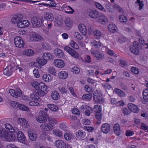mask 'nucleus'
<instances>
[{
    "instance_id": "nucleus-16",
    "label": "nucleus",
    "mask_w": 148,
    "mask_h": 148,
    "mask_svg": "<svg viewBox=\"0 0 148 148\" xmlns=\"http://www.w3.org/2000/svg\"><path fill=\"white\" fill-rule=\"evenodd\" d=\"M55 145L58 148H66V145L64 142L60 140H58L55 142Z\"/></svg>"
},
{
    "instance_id": "nucleus-45",
    "label": "nucleus",
    "mask_w": 148,
    "mask_h": 148,
    "mask_svg": "<svg viewBox=\"0 0 148 148\" xmlns=\"http://www.w3.org/2000/svg\"><path fill=\"white\" fill-rule=\"evenodd\" d=\"M66 25L69 27H71L72 25V22L69 18H66L65 20Z\"/></svg>"
},
{
    "instance_id": "nucleus-48",
    "label": "nucleus",
    "mask_w": 148,
    "mask_h": 148,
    "mask_svg": "<svg viewBox=\"0 0 148 148\" xmlns=\"http://www.w3.org/2000/svg\"><path fill=\"white\" fill-rule=\"evenodd\" d=\"M70 44L71 45V47L74 49H79V46L73 40H72L71 41Z\"/></svg>"
},
{
    "instance_id": "nucleus-33",
    "label": "nucleus",
    "mask_w": 148,
    "mask_h": 148,
    "mask_svg": "<svg viewBox=\"0 0 148 148\" xmlns=\"http://www.w3.org/2000/svg\"><path fill=\"white\" fill-rule=\"evenodd\" d=\"M51 97L52 99L54 100H57L60 98V95L58 92L54 90L52 92Z\"/></svg>"
},
{
    "instance_id": "nucleus-8",
    "label": "nucleus",
    "mask_w": 148,
    "mask_h": 148,
    "mask_svg": "<svg viewBox=\"0 0 148 148\" xmlns=\"http://www.w3.org/2000/svg\"><path fill=\"white\" fill-rule=\"evenodd\" d=\"M9 93L12 96L15 98L20 97L22 94V91L20 89H18L16 90L12 89H10Z\"/></svg>"
},
{
    "instance_id": "nucleus-23",
    "label": "nucleus",
    "mask_w": 148,
    "mask_h": 148,
    "mask_svg": "<svg viewBox=\"0 0 148 148\" xmlns=\"http://www.w3.org/2000/svg\"><path fill=\"white\" fill-rule=\"evenodd\" d=\"M78 28L80 32L85 36L86 34L87 29L86 26L83 24H81L78 25Z\"/></svg>"
},
{
    "instance_id": "nucleus-19",
    "label": "nucleus",
    "mask_w": 148,
    "mask_h": 148,
    "mask_svg": "<svg viewBox=\"0 0 148 148\" xmlns=\"http://www.w3.org/2000/svg\"><path fill=\"white\" fill-rule=\"evenodd\" d=\"M26 120L24 119H19L18 120V125L22 126L23 127L26 128L28 126V124L27 123Z\"/></svg>"
},
{
    "instance_id": "nucleus-18",
    "label": "nucleus",
    "mask_w": 148,
    "mask_h": 148,
    "mask_svg": "<svg viewBox=\"0 0 148 148\" xmlns=\"http://www.w3.org/2000/svg\"><path fill=\"white\" fill-rule=\"evenodd\" d=\"M133 44L134 46V48L135 49V51H134V53L138 54L139 51L142 49V45L136 42H134Z\"/></svg>"
},
{
    "instance_id": "nucleus-5",
    "label": "nucleus",
    "mask_w": 148,
    "mask_h": 148,
    "mask_svg": "<svg viewBox=\"0 0 148 148\" xmlns=\"http://www.w3.org/2000/svg\"><path fill=\"white\" fill-rule=\"evenodd\" d=\"M90 53L97 60H101L104 58L105 56L103 53L99 51H92Z\"/></svg>"
},
{
    "instance_id": "nucleus-55",
    "label": "nucleus",
    "mask_w": 148,
    "mask_h": 148,
    "mask_svg": "<svg viewBox=\"0 0 148 148\" xmlns=\"http://www.w3.org/2000/svg\"><path fill=\"white\" fill-rule=\"evenodd\" d=\"M48 71L49 73L52 74H55L56 71L54 67L53 66H50L49 67Z\"/></svg>"
},
{
    "instance_id": "nucleus-39",
    "label": "nucleus",
    "mask_w": 148,
    "mask_h": 148,
    "mask_svg": "<svg viewBox=\"0 0 148 148\" xmlns=\"http://www.w3.org/2000/svg\"><path fill=\"white\" fill-rule=\"evenodd\" d=\"M92 45L95 48H99L101 46V43L100 42L96 41L95 40H93L91 42Z\"/></svg>"
},
{
    "instance_id": "nucleus-52",
    "label": "nucleus",
    "mask_w": 148,
    "mask_h": 148,
    "mask_svg": "<svg viewBox=\"0 0 148 148\" xmlns=\"http://www.w3.org/2000/svg\"><path fill=\"white\" fill-rule=\"evenodd\" d=\"M30 97L32 100L38 101L40 98L35 93L31 94L30 95Z\"/></svg>"
},
{
    "instance_id": "nucleus-22",
    "label": "nucleus",
    "mask_w": 148,
    "mask_h": 148,
    "mask_svg": "<svg viewBox=\"0 0 148 148\" xmlns=\"http://www.w3.org/2000/svg\"><path fill=\"white\" fill-rule=\"evenodd\" d=\"M113 130L115 134L117 136H119L121 134L120 126L119 124L116 123L113 127Z\"/></svg>"
},
{
    "instance_id": "nucleus-56",
    "label": "nucleus",
    "mask_w": 148,
    "mask_h": 148,
    "mask_svg": "<svg viewBox=\"0 0 148 148\" xmlns=\"http://www.w3.org/2000/svg\"><path fill=\"white\" fill-rule=\"evenodd\" d=\"M4 126L6 129L10 131H12V129H13L14 128V127H13L10 124L8 123L5 124Z\"/></svg>"
},
{
    "instance_id": "nucleus-47",
    "label": "nucleus",
    "mask_w": 148,
    "mask_h": 148,
    "mask_svg": "<svg viewBox=\"0 0 148 148\" xmlns=\"http://www.w3.org/2000/svg\"><path fill=\"white\" fill-rule=\"evenodd\" d=\"M95 5L96 7L98 8L99 10L102 11L103 12H106V10L102 6V5L100 3L98 2H96Z\"/></svg>"
},
{
    "instance_id": "nucleus-1",
    "label": "nucleus",
    "mask_w": 148,
    "mask_h": 148,
    "mask_svg": "<svg viewBox=\"0 0 148 148\" xmlns=\"http://www.w3.org/2000/svg\"><path fill=\"white\" fill-rule=\"evenodd\" d=\"M31 22L34 27H38L41 26L43 23L42 18L38 16H34L31 19Z\"/></svg>"
},
{
    "instance_id": "nucleus-63",
    "label": "nucleus",
    "mask_w": 148,
    "mask_h": 148,
    "mask_svg": "<svg viewBox=\"0 0 148 148\" xmlns=\"http://www.w3.org/2000/svg\"><path fill=\"white\" fill-rule=\"evenodd\" d=\"M19 103L16 101L12 102L11 103V105L12 106L13 108H18Z\"/></svg>"
},
{
    "instance_id": "nucleus-38",
    "label": "nucleus",
    "mask_w": 148,
    "mask_h": 148,
    "mask_svg": "<svg viewBox=\"0 0 148 148\" xmlns=\"http://www.w3.org/2000/svg\"><path fill=\"white\" fill-rule=\"evenodd\" d=\"M53 56L50 53L46 52L44 53L42 55V57L44 59L47 60L51 59L52 58Z\"/></svg>"
},
{
    "instance_id": "nucleus-46",
    "label": "nucleus",
    "mask_w": 148,
    "mask_h": 148,
    "mask_svg": "<svg viewBox=\"0 0 148 148\" xmlns=\"http://www.w3.org/2000/svg\"><path fill=\"white\" fill-rule=\"evenodd\" d=\"M119 19L120 22L123 23H125L127 21V17L123 15L120 16Z\"/></svg>"
},
{
    "instance_id": "nucleus-64",
    "label": "nucleus",
    "mask_w": 148,
    "mask_h": 148,
    "mask_svg": "<svg viewBox=\"0 0 148 148\" xmlns=\"http://www.w3.org/2000/svg\"><path fill=\"white\" fill-rule=\"evenodd\" d=\"M128 99L130 101L133 102L136 100V97L134 95H130L128 97Z\"/></svg>"
},
{
    "instance_id": "nucleus-20",
    "label": "nucleus",
    "mask_w": 148,
    "mask_h": 148,
    "mask_svg": "<svg viewBox=\"0 0 148 148\" xmlns=\"http://www.w3.org/2000/svg\"><path fill=\"white\" fill-rule=\"evenodd\" d=\"M76 137L79 139H82L85 138L86 133L84 132L82 130H78L76 132Z\"/></svg>"
},
{
    "instance_id": "nucleus-49",
    "label": "nucleus",
    "mask_w": 148,
    "mask_h": 148,
    "mask_svg": "<svg viewBox=\"0 0 148 148\" xmlns=\"http://www.w3.org/2000/svg\"><path fill=\"white\" fill-rule=\"evenodd\" d=\"M69 54L75 58H77L79 56V54L78 53L73 49L72 50Z\"/></svg>"
},
{
    "instance_id": "nucleus-14",
    "label": "nucleus",
    "mask_w": 148,
    "mask_h": 148,
    "mask_svg": "<svg viewBox=\"0 0 148 148\" xmlns=\"http://www.w3.org/2000/svg\"><path fill=\"white\" fill-rule=\"evenodd\" d=\"M54 65L58 68H62L64 66V62L60 59H56L54 60L53 62Z\"/></svg>"
},
{
    "instance_id": "nucleus-3",
    "label": "nucleus",
    "mask_w": 148,
    "mask_h": 148,
    "mask_svg": "<svg viewBox=\"0 0 148 148\" xmlns=\"http://www.w3.org/2000/svg\"><path fill=\"white\" fill-rule=\"evenodd\" d=\"M93 99L97 103H101L103 102V98L99 91L96 90L94 93Z\"/></svg>"
},
{
    "instance_id": "nucleus-26",
    "label": "nucleus",
    "mask_w": 148,
    "mask_h": 148,
    "mask_svg": "<svg viewBox=\"0 0 148 148\" xmlns=\"http://www.w3.org/2000/svg\"><path fill=\"white\" fill-rule=\"evenodd\" d=\"M22 54L23 55L27 56H32L34 54V51L31 49H27L23 51Z\"/></svg>"
},
{
    "instance_id": "nucleus-7",
    "label": "nucleus",
    "mask_w": 148,
    "mask_h": 148,
    "mask_svg": "<svg viewBox=\"0 0 148 148\" xmlns=\"http://www.w3.org/2000/svg\"><path fill=\"white\" fill-rule=\"evenodd\" d=\"M28 134L29 139L32 141H35L37 137L36 133L33 130L29 129L28 131Z\"/></svg>"
},
{
    "instance_id": "nucleus-4",
    "label": "nucleus",
    "mask_w": 148,
    "mask_h": 148,
    "mask_svg": "<svg viewBox=\"0 0 148 148\" xmlns=\"http://www.w3.org/2000/svg\"><path fill=\"white\" fill-rule=\"evenodd\" d=\"M14 42L16 46L19 48L23 47L25 43L22 38L19 36H16L14 39Z\"/></svg>"
},
{
    "instance_id": "nucleus-2",
    "label": "nucleus",
    "mask_w": 148,
    "mask_h": 148,
    "mask_svg": "<svg viewBox=\"0 0 148 148\" xmlns=\"http://www.w3.org/2000/svg\"><path fill=\"white\" fill-rule=\"evenodd\" d=\"M40 114L36 117V119L38 122L40 123H44L47 120L48 115L44 111H40Z\"/></svg>"
},
{
    "instance_id": "nucleus-50",
    "label": "nucleus",
    "mask_w": 148,
    "mask_h": 148,
    "mask_svg": "<svg viewBox=\"0 0 148 148\" xmlns=\"http://www.w3.org/2000/svg\"><path fill=\"white\" fill-rule=\"evenodd\" d=\"M112 6L113 8V9H114V10H116L117 11H118L120 12H121L123 11V9L116 4L112 5Z\"/></svg>"
},
{
    "instance_id": "nucleus-6",
    "label": "nucleus",
    "mask_w": 148,
    "mask_h": 148,
    "mask_svg": "<svg viewBox=\"0 0 148 148\" xmlns=\"http://www.w3.org/2000/svg\"><path fill=\"white\" fill-rule=\"evenodd\" d=\"M17 127H14L12 131H10L9 133V142L14 141L16 138V133L17 132Z\"/></svg>"
},
{
    "instance_id": "nucleus-30",
    "label": "nucleus",
    "mask_w": 148,
    "mask_h": 148,
    "mask_svg": "<svg viewBox=\"0 0 148 148\" xmlns=\"http://www.w3.org/2000/svg\"><path fill=\"white\" fill-rule=\"evenodd\" d=\"M108 28L109 31L112 33L116 32L117 30V28L116 26L112 24L109 25Z\"/></svg>"
},
{
    "instance_id": "nucleus-32",
    "label": "nucleus",
    "mask_w": 148,
    "mask_h": 148,
    "mask_svg": "<svg viewBox=\"0 0 148 148\" xmlns=\"http://www.w3.org/2000/svg\"><path fill=\"white\" fill-rule=\"evenodd\" d=\"M108 21L107 18L104 15H101L99 16V22L103 24H104L106 23Z\"/></svg>"
},
{
    "instance_id": "nucleus-62",
    "label": "nucleus",
    "mask_w": 148,
    "mask_h": 148,
    "mask_svg": "<svg viewBox=\"0 0 148 148\" xmlns=\"http://www.w3.org/2000/svg\"><path fill=\"white\" fill-rule=\"evenodd\" d=\"M33 74L35 77L36 78H38L40 77V74L39 73L38 70L36 69H34L33 71Z\"/></svg>"
},
{
    "instance_id": "nucleus-37",
    "label": "nucleus",
    "mask_w": 148,
    "mask_h": 148,
    "mask_svg": "<svg viewBox=\"0 0 148 148\" xmlns=\"http://www.w3.org/2000/svg\"><path fill=\"white\" fill-rule=\"evenodd\" d=\"M64 137L66 140H70L73 138L72 135L69 132H67L64 134Z\"/></svg>"
},
{
    "instance_id": "nucleus-12",
    "label": "nucleus",
    "mask_w": 148,
    "mask_h": 148,
    "mask_svg": "<svg viewBox=\"0 0 148 148\" xmlns=\"http://www.w3.org/2000/svg\"><path fill=\"white\" fill-rule=\"evenodd\" d=\"M17 132L16 133V135L18 140L20 142L25 141V137L24 134L22 132L19 131V129L17 128Z\"/></svg>"
},
{
    "instance_id": "nucleus-54",
    "label": "nucleus",
    "mask_w": 148,
    "mask_h": 148,
    "mask_svg": "<svg viewBox=\"0 0 148 148\" xmlns=\"http://www.w3.org/2000/svg\"><path fill=\"white\" fill-rule=\"evenodd\" d=\"M74 36L77 39L79 40H82L83 38V37L82 35L77 32H75L74 34Z\"/></svg>"
},
{
    "instance_id": "nucleus-13",
    "label": "nucleus",
    "mask_w": 148,
    "mask_h": 148,
    "mask_svg": "<svg viewBox=\"0 0 148 148\" xmlns=\"http://www.w3.org/2000/svg\"><path fill=\"white\" fill-rule=\"evenodd\" d=\"M17 25V27L19 28H25L29 26L30 24L29 22L27 20H21Z\"/></svg>"
},
{
    "instance_id": "nucleus-31",
    "label": "nucleus",
    "mask_w": 148,
    "mask_h": 148,
    "mask_svg": "<svg viewBox=\"0 0 148 148\" xmlns=\"http://www.w3.org/2000/svg\"><path fill=\"white\" fill-rule=\"evenodd\" d=\"M60 78L62 79H65L68 76L67 73L65 71H62L59 72L58 75Z\"/></svg>"
},
{
    "instance_id": "nucleus-29",
    "label": "nucleus",
    "mask_w": 148,
    "mask_h": 148,
    "mask_svg": "<svg viewBox=\"0 0 148 148\" xmlns=\"http://www.w3.org/2000/svg\"><path fill=\"white\" fill-rule=\"evenodd\" d=\"M36 61L39 64L42 66L45 65L47 62L46 59H44L43 57L42 58L40 57H38L37 58Z\"/></svg>"
},
{
    "instance_id": "nucleus-53",
    "label": "nucleus",
    "mask_w": 148,
    "mask_h": 148,
    "mask_svg": "<svg viewBox=\"0 0 148 148\" xmlns=\"http://www.w3.org/2000/svg\"><path fill=\"white\" fill-rule=\"evenodd\" d=\"M71 71L75 74H78L80 72V69L79 68L75 66L71 69Z\"/></svg>"
},
{
    "instance_id": "nucleus-59",
    "label": "nucleus",
    "mask_w": 148,
    "mask_h": 148,
    "mask_svg": "<svg viewBox=\"0 0 148 148\" xmlns=\"http://www.w3.org/2000/svg\"><path fill=\"white\" fill-rule=\"evenodd\" d=\"M131 70L132 73L136 74H138L139 72L138 69L134 67H132Z\"/></svg>"
},
{
    "instance_id": "nucleus-44",
    "label": "nucleus",
    "mask_w": 148,
    "mask_h": 148,
    "mask_svg": "<svg viewBox=\"0 0 148 148\" xmlns=\"http://www.w3.org/2000/svg\"><path fill=\"white\" fill-rule=\"evenodd\" d=\"M53 134L58 137L61 136L62 135V132L58 130H55L53 131Z\"/></svg>"
},
{
    "instance_id": "nucleus-17",
    "label": "nucleus",
    "mask_w": 148,
    "mask_h": 148,
    "mask_svg": "<svg viewBox=\"0 0 148 148\" xmlns=\"http://www.w3.org/2000/svg\"><path fill=\"white\" fill-rule=\"evenodd\" d=\"M128 108L131 111L134 113L138 112L137 107L135 104L131 103H129L127 105Z\"/></svg>"
},
{
    "instance_id": "nucleus-60",
    "label": "nucleus",
    "mask_w": 148,
    "mask_h": 148,
    "mask_svg": "<svg viewBox=\"0 0 148 148\" xmlns=\"http://www.w3.org/2000/svg\"><path fill=\"white\" fill-rule=\"evenodd\" d=\"M87 81L88 83L93 85L94 86H95L97 84L96 82L94 80L89 78L87 79Z\"/></svg>"
},
{
    "instance_id": "nucleus-15",
    "label": "nucleus",
    "mask_w": 148,
    "mask_h": 148,
    "mask_svg": "<svg viewBox=\"0 0 148 148\" xmlns=\"http://www.w3.org/2000/svg\"><path fill=\"white\" fill-rule=\"evenodd\" d=\"M55 56L59 58H62L64 56V53L63 51L60 49H56L54 50Z\"/></svg>"
},
{
    "instance_id": "nucleus-43",
    "label": "nucleus",
    "mask_w": 148,
    "mask_h": 148,
    "mask_svg": "<svg viewBox=\"0 0 148 148\" xmlns=\"http://www.w3.org/2000/svg\"><path fill=\"white\" fill-rule=\"evenodd\" d=\"M92 97V95L91 93H88L83 95L82 98L86 101L90 100Z\"/></svg>"
},
{
    "instance_id": "nucleus-11",
    "label": "nucleus",
    "mask_w": 148,
    "mask_h": 148,
    "mask_svg": "<svg viewBox=\"0 0 148 148\" xmlns=\"http://www.w3.org/2000/svg\"><path fill=\"white\" fill-rule=\"evenodd\" d=\"M41 128L45 131H51L53 129L51 124L49 123H45L42 124L40 126Z\"/></svg>"
},
{
    "instance_id": "nucleus-25",
    "label": "nucleus",
    "mask_w": 148,
    "mask_h": 148,
    "mask_svg": "<svg viewBox=\"0 0 148 148\" xmlns=\"http://www.w3.org/2000/svg\"><path fill=\"white\" fill-rule=\"evenodd\" d=\"M44 81L47 82H49L52 80V76L49 74H45L42 77Z\"/></svg>"
},
{
    "instance_id": "nucleus-57",
    "label": "nucleus",
    "mask_w": 148,
    "mask_h": 148,
    "mask_svg": "<svg viewBox=\"0 0 148 148\" xmlns=\"http://www.w3.org/2000/svg\"><path fill=\"white\" fill-rule=\"evenodd\" d=\"M89 108H90V107L85 105H82L80 107L81 110L83 112H84L86 110Z\"/></svg>"
},
{
    "instance_id": "nucleus-10",
    "label": "nucleus",
    "mask_w": 148,
    "mask_h": 148,
    "mask_svg": "<svg viewBox=\"0 0 148 148\" xmlns=\"http://www.w3.org/2000/svg\"><path fill=\"white\" fill-rule=\"evenodd\" d=\"M23 17V16L21 14L16 15L12 18L11 21L14 24L17 23L18 24V23L21 21Z\"/></svg>"
},
{
    "instance_id": "nucleus-41",
    "label": "nucleus",
    "mask_w": 148,
    "mask_h": 148,
    "mask_svg": "<svg viewBox=\"0 0 148 148\" xmlns=\"http://www.w3.org/2000/svg\"><path fill=\"white\" fill-rule=\"evenodd\" d=\"M94 36L96 38H100L102 36L103 34L101 32L98 30H96L93 32Z\"/></svg>"
},
{
    "instance_id": "nucleus-24",
    "label": "nucleus",
    "mask_w": 148,
    "mask_h": 148,
    "mask_svg": "<svg viewBox=\"0 0 148 148\" xmlns=\"http://www.w3.org/2000/svg\"><path fill=\"white\" fill-rule=\"evenodd\" d=\"M44 18L46 20L50 21H53L54 19L53 15L51 13H46L44 14Z\"/></svg>"
},
{
    "instance_id": "nucleus-28",
    "label": "nucleus",
    "mask_w": 148,
    "mask_h": 148,
    "mask_svg": "<svg viewBox=\"0 0 148 148\" xmlns=\"http://www.w3.org/2000/svg\"><path fill=\"white\" fill-rule=\"evenodd\" d=\"M42 38L39 35L34 33L32 34L31 38V40L35 41H38L39 40H40Z\"/></svg>"
},
{
    "instance_id": "nucleus-35",
    "label": "nucleus",
    "mask_w": 148,
    "mask_h": 148,
    "mask_svg": "<svg viewBox=\"0 0 148 148\" xmlns=\"http://www.w3.org/2000/svg\"><path fill=\"white\" fill-rule=\"evenodd\" d=\"M48 108L51 110L53 111H57L58 110L57 106L54 104H49L47 105Z\"/></svg>"
},
{
    "instance_id": "nucleus-51",
    "label": "nucleus",
    "mask_w": 148,
    "mask_h": 148,
    "mask_svg": "<svg viewBox=\"0 0 148 148\" xmlns=\"http://www.w3.org/2000/svg\"><path fill=\"white\" fill-rule=\"evenodd\" d=\"M121 111L125 115H128L130 113L129 110H128L125 108H122Z\"/></svg>"
},
{
    "instance_id": "nucleus-58",
    "label": "nucleus",
    "mask_w": 148,
    "mask_h": 148,
    "mask_svg": "<svg viewBox=\"0 0 148 148\" xmlns=\"http://www.w3.org/2000/svg\"><path fill=\"white\" fill-rule=\"evenodd\" d=\"M39 84L35 81H33L31 82L32 86L36 89H37Z\"/></svg>"
},
{
    "instance_id": "nucleus-27",
    "label": "nucleus",
    "mask_w": 148,
    "mask_h": 148,
    "mask_svg": "<svg viewBox=\"0 0 148 148\" xmlns=\"http://www.w3.org/2000/svg\"><path fill=\"white\" fill-rule=\"evenodd\" d=\"M13 69V68L10 67H9V66H8L7 67L4 69L3 70V73L6 75L10 76L12 74Z\"/></svg>"
},
{
    "instance_id": "nucleus-36",
    "label": "nucleus",
    "mask_w": 148,
    "mask_h": 148,
    "mask_svg": "<svg viewBox=\"0 0 148 148\" xmlns=\"http://www.w3.org/2000/svg\"><path fill=\"white\" fill-rule=\"evenodd\" d=\"M37 89L39 90L46 91L47 89V86L44 83L40 82L38 84Z\"/></svg>"
},
{
    "instance_id": "nucleus-34",
    "label": "nucleus",
    "mask_w": 148,
    "mask_h": 148,
    "mask_svg": "<svg viewBox=\"0 0 148 148\" xmlns=\"http://www.w3.org/2000/svg\"><path fill=\"white\" fill-rule=\"evenodd\" d=\"M114 91L117 94L118 96L121 97H125L126 95L125 93L124 92L119 89L115 88Z\"/></svg>"
},
{
    "instance_id": "nucleus-9",
    "label": "nucleus",
    "mask_w": 148,
    "mask_h": 148,
    "mask_svg": "<svg viewBox=\"0 0 148 148\" xmlns=\"http://www.w3.org/2000/svg\"><path fill=\"white\" fill-rule=\"evenodd\" d=\"M111 126L110 124L106 123L103 124L101 127V132L104 134H107L110 131Z\"/></svg>"
},
{
    "instance_id": "nucleus-21",
    "label": "nucleus",
    "mask_w": 148,
    "mask_h": 148,
    "mask_svg": "<svg viewBox=\"0 0 148 148\" xmlns=\"http://www.w3.org/2000/svg\"><path fill=\"white\" fill-rule=\"evenodd\" d=\"M89 16L91 18L96 19L99 17V13L97 11L93 10L90 12Z\"/></svg>"
},
{
    "instance_id": "nucleus-61",
    "label": "nucleus",
    "mask_w": 148,
    "mask_h": 148,
    "mask_svg": "<svg viewBox=\"0 0 148 148\" xmlns=\"http://www.w3.org/2000/svg\"><path fill=\"white\" fill-rule=\"evenodd\" d=\"M84 128L85 130L89 132H92L95 129L94 128L92 127L84 126Z\"/></svg>"
},
{
    "instance_id": "nucleus-42",
    "label": "nucleus",
    "mask_w": 148,
    "mask_h": 148,
    "mask_svg": "<svg viewBox=\"0 0 148 148\" xmlns=\"http://www.w3.org/2000/svg\"><path fill=\"white\" fill-rule=\"evenodd\" d=\"M143 95L144 99L148 102V89H145L143 92Z\"/></svg>"
},
{
    "instance_id": "nucleus-40",
    "label": "nucleus",
    "mask_w": 148,
    "mask_h": 148,
    "mask_svg": "<svg viewBox=\"0 0 148 148\" xmlns=\"http://www.w3.org/2000/svg\"><path fill=\"white\" fill-rule=\"evenodd\" d=\"M8 131L5 128L0 127V138H3Z\"/></svg>"
}]
</instances>
